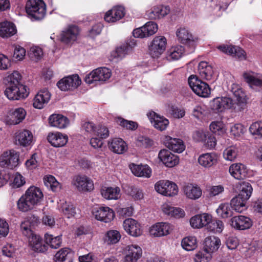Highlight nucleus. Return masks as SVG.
<instances>
[{"label": "nucleus", "mask_w": 262, "mask_h": 262, "mask_svg": "<svg viewBox=\"0 0 262 262\" xmlns=\"http://www.w3.org/2000/svg\"><path fill=\"white\" fill-rule=\"evenodd\" d=\"M43 194L41 189L35 186H30L17 202L18 210L27 212L40 205L43 200Z\"/></svg>", "instance_id": "nucleus-1"}, {"label": "nucleus", "mask_w": 262, "mask_h": 262, "mask_svg": "<svg viewBox=\"0 0 262 262\" xmlns=\"http://www.w3.org/2000/svg\"><path fill=\"white\" fill-rule=\"evenodd\" d=\"M26 11L31 19L41 20L46 14V5L43 0H28Z\"/></svg>", "instance_id": "nucleus-2"}, {"label": "nucleus", "mask_w": 262, "mask_h": 262, "mask_svg": "<svg viewBox=\"0 0 262 262\" xmlns=\"http://www.w3.org/2000/svg\"><path fill=\"white\" fill-rule=\"evenodd\" d=\"M112 76L110 69L105 67H101L93 70L87 74L85 78V82L89 84H93L96 82L103 83L108 80Z\"/></svg>", "instance_id": "nucleus-3"}, {"label": "nucleus", "mask_w": 262, "mask_h": 262, "mask_svg": "<svg viewBox=\"0 0 262 262\" xmlns=\"http://www.w3.org/2000/svg\"><path fill=\"white\" fill-rule=\"evenodd\" d=\"M188 84L197 95L206 98L210 94V89L208 84L199 79L196 75H191L188 79Z\"/></svg>", "instance_id": "nucleus-4"}, {"label": "nucleus", "mask_w": 262, "mask_h": 262, "mask_svg": "<svg viewBox=\"0 0 262 262\" xmlns=\"http://www.w3.org/2000/svg\"><path fill=\"white\" fill-rule=\"evenodd\" d=\"M211 108L217 113H222L226 110L236 111L235 103L232 99L227 97H219L210 102Z\"/></svg>", "instance_id": "nucleus-5"}, {"label": "nucleus", "mask_w": 262, "mask_h": 262, "mask_svg": "<svg viewBox=\"0 0 262 262\" xmlns=\"http://www.w3.org/2000/svg\"><path fill=\"white\" fill-rule=\"evenodd\" d=\"M230 90L237 101L235 103L236 111L241 112L246 109L248 97L245 91L239 84L235 83L231 84Z\"/></svg>", "instance_id": "nucleus-6"}, {"label": "nucleus", "mask_w": 262, "mask_h": 262, "mask_svg": "<svg viewBox=\"0 0 262 262\" xmlns=\"http://www.w3.org/2000/svg\"><path fill=\"white\" fill-rule=\"evenodd\" d=\"M155 189L158 193L166 196H175L179 191L176 184L167 180L158 181L155 185Z\"/></svg>", "instance_id": "nucleus-7"}, {"label": "nucleus", "mask_w": 262, "mask_h": 262, "mask_svg": "<svg viewBox=\"0 0 262 262\" xmlns=\"http://www.w3.org/2000/svg\"><path fill=\"white\" fill-rule=\"evenodd\" d=\"M19 164V155L13 149L4 151L0 156V166L12 169Z\"/></svg>", "instance_id": "nucleus-8"}, {"label": "nucleus", "mask_w": 262, "mask_h": 262, "mask_svg": "<svg viewBox=\"0 0 262 262\" xmlns=\"http://www.w3.org/2000/svg\"><path fill=\"white\" fill-rule=\"evenodd\" d=\"M72 185L79 192L91 191L94 189L93 181L86 176L77 175L73 177Z\"/></svg>", "instance_id": "nucleus-9"}, {"label": "nucleus", "mask_w": 262, "mask_h": 262, "mask_svg": "<svg viewBox=\"0 0 262 262\" xmlns=\"http://www.w3.org/2000/svg\"><path fill=\"white\" fill-rule=\"evenodd\" d=\"M82 129L87 135L100 136L101 138H107L109 136V130L105 126H97L92 122H85L82 125Z\"/></svg>", "instance_id": "nucleus-10"}, {"label": "nucleus", "mask_w": 262, "mask_h": 262, "mask_svg": "<svg viewBox=\"0 0 262 262\" xmlns=\"http://www.w3.org/2000/svg\"><path fill=\"white\" fill-rule=\"evenodd\" d=\"M243 77L251 89L257 91L262 89V74L249 70L243 73Z\"/></svg>", "instance_id": "nucleus-11"}, {"label": "nucleus", "mask_w": 262, "mask_h": 262, "mask_svg": "<svg viewBox=\"0 0 262 262\" xmlns=\"http://www.w3.org/2000/svg\"><path fill=\"white\" fill-rule=\"evenodd\" d=\"M166 39L163 36H157L149 47V54L153 58L159 57L165 51Z\"/></svg>", "instance_id": "nucleus-12"}, {"label": "nucleus", "mask_w": 262, "mask_h": 262, "mask_svg": "<svg viewBox=\"0 0 262 262\" xmlns=\"http://www.w3.org/2000/svg\"><path fill=\"white\" fill-rule=\"evenodd\" d=\"M176 36L180 43L188 46L194 45L198 40V38L185 27L178 29Z\"/></svg>", "instance_id": "nucleus-13"}, {"label": "nucleus", "mask_w": 262, "mask_h": 262, "mask_svg": "<svg viewBox=\"0 0 262 262\" xmlns=\"http://www.w3.org/2000/svg\"><path fill=\"white\" fill-rule=\"evenodd\" d=\"M28 92L25 85H8L5 91V94L10 100H18L27 97Z\"/></svg>", "instance_id": "nucleus-14"}, {"label": "nucleus", "mask_w": 262, "mask_h": 262, "mask_svg": "<svg viewBox=\"0 0 262 262\" xmlns=\"http://www.w3.org/2000/svg\"><path fill=\"white\" fill-rule=\"evenodd\" d=\"M92 213L97 220L106 223L111 222L115 217L113 210L107 206L95 208L92 211Z\"/></svg>", "instance_id": "nucleus-15"}, {"label": "nucleus", "mask_w": 262, "mask_h": 262, "mask_svg": "<svg viewBox=\"0 0 262 262\" xmlns=\"http://www.w3.org/2000/svg\"><path fill=\"white\" fill-rule=\"evenodd\" d=\"M81 79L78 75H73L66 77L59 80L57 85L63 91L76 89L81 84Z\"/></svg>", "instance_id": "nucleus-16"}, {"label": "nucleus", "mask_w": 262, "mask_h": 262, "mask_svg": "<svg viewBox=\"0 0 262 262\" xmlns=\"http://www.w3.org/2000/svg\"><path fill=\"white\" fill-rule=\"evenodd\" d=\"M158 29V25L156 23L148 21L143 26L135 29L133 34L136 38H144L156 33Z\"/></svg>", "instance_id": "nucleus-17"}, {"label": "nucleus", "mask_w": 262, "mask_h": 262, "mask_svg": "<svg viewBox=\"0 0 262 262\" xmlns=\"http://www.w3.org/2000/svg\"><path fill=\"white\" fill-rule=\"evenodd\" d=\"M122 225L125 232L132 236L138 237L142 234L143 231L140 224L132 218L125 219Z\"/></svg>", "instance_id": "nucleus-18"}, {"label": "nucleus", "mask_w": 262, "mask_h": 262, "mask_svg": "<svg viewBox=\"0 0 262 262\" xmlns=\"http://www.w3.org/2000/svg\"><path fill=\"white\" fill-rule=\"evenodd\" d=\"M146 115L153 126L159 130H165L169 124V122L167 119L154 111L148 112Z\"/></svg>", "instance_id": "nucleus-19"}, {"label": "nucleus", "mask_w": 262, "mask_h": 262, "mask_svg": "<svg viewBox=\"0 0 262 262\" xmlns=\"http://www.w3.org/2000/svg\"><path fill=\"white\" fill-rule=\"evenodd\" d=\"M172 229V226L168 223H157L150 227L149 233L155 237H161L170 234Z\"/></svg>", "instance_id": "nucleus-20"}, {"label": "nucleus", "mask_w": 262, "mask_h": 262, "mask_svg": "<svg viewBox=\"0 0 262 262\" xmlns=\"http://www.w3.org/2000/svg\"><path fill=\"white\" fill-rule=\"evenodd\" d=\"M79 34V29L77 26H69L61 33L60 40L66 44L72 43L77 40Z\"/></svg>", "instance_id": "nucleus-21"}, {"label": "nucleus", "mask_w": 262, "mask_h": 262, "mask_svg": "<svg viewBox=\"0 0 262 262\" xmlns=\"http://www.w3.org/2000/svg\"><path fill=\"white\" fill-rule=\"evenodd\" d=\"M16 143L21 146L28 147L33 141V135L32 132L27 129H21L15 134Z\"/></svg>", "instance_id": "nucleus-22"}, {"label": "nucleus", "mask_w": 262, "mask_h": 262, "mask_svg": "<svg viewBox=\"0 0 262 262\" xmlns=\"http://www.w3.org/2000/svg\"><path fill=\"white\" fill-rule=\"evenodd\" d=\"M252 221L249 217L244 215L235 216L230 220L232 227L237 230H246L252 226Z\"/></svg>", "instance_id": "nucleus-23"}, {"label": "nucleus", "mask_w": 262, "mask_h": 262, "mask_svg": "<svg viewBox=\"0 0 262 262\" xmlns=\"http://www.w3.org/2000/svg\"><path fill=\"white\" fill-rule=\"evenodd\" d=\"M163 142L166 147L176 152L181 153L185 149L183 141L180 139L165 136L163 138Z\"/></svg>", "instance_id": "nucleus-24"}, {"label": "nucleus", "mask_w": 262, "mask_h": 262, "mask_svg": "<svg viewBox=\"0 0 262 262\" xmlns=\"http://www.w3.org/2000/svg\"><path fill=\"white\" fill-rule=\"evenodd\" d=\"M160 160L167 167H172L179 162V157L167 149L161 150L158 154Z\"/></svg>", "instance_id": "nucleus-25"}, {"label": "nucleus", "mask_w": 262, "mask_h": 262, "mask_svg": "<svg viewBox=\"0 0 262 262\" xmlns=\"http://www.w3.org/2000/svg\"><path fill=\"white\" fill-rule=\"evenodd\" d=\"M126 254L123 262H137L142 255V250L137 245H128L126 248Z\"/></svg>", "instance_id": "nucleus-26"}, {"label": "nucleus", "mask_w": 262, "mask_h": 262, "mask_svg": "<svg viewBox=\"0 0 262 262\" xmlns=\"http://www.w3.org/2000/svg\"><path fill=\"white\" fill-rule=\"evenodd\" d=\"M51 94L47 89L40 90L33 99V106L38 109H41L48 104L51 99Z\"/></svg>", "instance_id": "nucleus-27"}, {"label": "nucleus", "mask_w": 262, "mask_h": 262, "mask_svg": "<svg viewBox=\"0 0 262 262\" xmlns=\"http://www.w3.org/2000/svg\"><path fill=\"white\" fill-rule=\"evenodd\" d=\"M211 219V215L207 213L196 214L190 220V224L193 228L200 229L204 227H207Z\"/></svg>", "instance_id": "nucleus-28"}, {"label": "nucleus", "mask_w": 262, "mask_h": 262, "mask_svg": "<svg viewBox=\"0 0 262 262\" xmlns=\"http://www.w3.org/2000/svg\"><path fill=\"white\" fill-rule=\"evenodd\" d=\"M198 161L201 166L209 168L217 164L218 156L215 152L203 154L199 157Z\"/></svg>", "instance_id": "nucleus-29"}, {"label": "nucleus", "mask_w": 262, "mask_h": 262, "mask_svg": "<svg viewBox=\"0 0 262 262\" xmlns=\"http://www.w3.org/2000/svg\"><path fill=\"white\" fill-rule=\"evenodd\" d=\"M124 15V8L122 6H116L105 13L104 18L107 23H115L121 19Z\"/></svg>", "instance_id": "nucleus-30"}, {"label": "nucleus", "mask_w": 262, "mask_h": 262, "mask_svg": "<svg viewBox=\"0 0 262 262\" xmlns=\"http://www.w3.org/2000/svg\"><path fill=\"white\" fill-rule=\"evenodd\" d=\"M48 122L51 126L59 129L65 128L69 124L68 118L59 114H53L50 115L48 118Z\"/></svg>", "instance_id": "nucleus-31"}, {"label": "nucleus", "mask_w": 262, "mask_h": 262, "mask_svg": "<svg viewBox=\"0 0 262 262\" xmlns=\"http://www.w3.org/2000/svg\"><path fill=\"white\" fill-rule=\"evenodd\" d=\"M28 237L29 245L32 250L37 252H45L47 250V246L43 243L39 235L33 233Z\"/></svg>", "instance_id": "nucleus-32"}, {"label": "nucleus", "mask_w": 262, "mask_h": 262, "mask_svg": "<svg viewBox=\"0 0 262 262\" xmlns=\"http://www.w3.org/2000/svg\"><path fill=\"white\" fill-rule=\"evenodd\" d=\"M47 139L51 145L55 147H59L66 144L68 137L60 132L50 133L48 134Z\"/></svg>", "instance_id": "nucleus-33"}, {"label": "nucleus", "mask_w": 262, "mask_h": 262, "mask_svg": "<svg viewBox=\"0 0 262 262\" xmlns=\"http://www.w3.org/2000/svg\"><path fill=\"white\" fill-rule=\"evenodd\" d=\"M38 222L37 216L33 214L28 215L20 224V229L22 233L27 237L33 234L31 230V227L34 226Z\"/></svg>", "instance_id": "nucleus-34"}, {"label": "nucleus", "mask_w": 262, "mask_h": 262, "mask_svg": "<svg viewBox=\"0 0 262 262\" xmlns=\"http://www.w3.org/2000/svg\"><path fill=\"white\" fill-rule=\"evenodd\" d=\"M182 191L187 199L192 200L199 199L202 194L201 188L192 184L184 185L182 188Z\"/></svg>", "instance_id": "nucleus-35"}, {"label": "nucleus", "mask_w": 262, "mask_h": 262, "mask_svg": "<svg viewBox=\"0 0 262 262\" xmlns=\"http://www.w3.org/2000/svg\"><path fill=\"white\" fill-rule=\"evenodd\" d=\"M230 174L237 180L244 179L247 175V168L242 163L232 164L229 169Z\"/></svg>", "instance_id": "nucleus-36"}, {"label": "nucleus", "mask_w": 262, "mask_h": 262, "mask_svg": "<svg viewBox=\"0 0 262 262\" xmlns=\"http://www.w3.org/2000/svg\"><path fill=\"white\" fill-rule=\"evenodd\" d=\"M26 115V112L24 108H16L9 114L6 119V123L9 125L18 124L25 119Z\"/></svg>", "instance_id": "nucleus-37"}, {"label": "nucleus", "mask_w": 262, "mask_h": 262, "mask_svg": "<svg viewBox=\"0 0 262 262\" xmlns=\"http://www.w3.org/2000/svg\"><path fill=\"white\" fill-rule=\"evenodd\" d=\"M108 146L111 151L117 154H122L127 149L126 143L119 138H114L110 140Z\"/></svg>", "instance_id": "nucleus-38"}, {"label": "nucleus", "mask_w": 262, "mask_h": 262, "mask_svg": "<svg viewBox=\"0 0 262 262\" xmlns=\"http://www.w3.org/2000/svg\"><path fill=\"white\" fill-rule=\"evenodd\" d=\"M102 196L106 200H118L121 196L120 189L118 187H103L100 190Z\"/></svg>", "instance_id": "nucleus-39"}, {"label": "nucleus", "mask_w": 262, "mask_h": 262, "mask_svg": "<svg viewBox=\"0 0 262 262\" xmlns=\"http://www.w3.org/2000/svg\"><path fill=\"white\" fill-rule=\"evenodd\" d=\"M169 12L170 8L168 6H156L147 12V16L151 19H161L167 15Z\"/></svg>", "instance_id": "nucleus-40"}, {"label": "nucleus", "mask_w": 262, "mask_h": 262, "mask_svg": "<svg viewBox=\"0 0 262 262\" xmlns=\"http://www.w3.org/2000/svg\"><path fill=\"white\" fill-rule=\"evenodd\" d=\"M74 252L70 248L60 249L55 255V262H73Z\"/></svg>", "instance_id": "nucleus-41"}, {"label": "nucleus", "mask_w": 262, "mask_h": 262, "mask_svg": "<svg viewBox=\"0 0 262 262\" xmlns=\"http://www.w3.org/2000/svg\"><path fill=\"white\" fill-rule=\"evenodd\" d=\"M217 49L223 53L232 55L240 59H245V52L239 47H233L223 45L217 47Z\"/></svg>", "instance_id": "nucleus-42"}, {"label": "nucleus", "mask_w": 262, "mask_h": 262, "mask_svg": "<svg viewBox=\"0 0 262 262\" xmlns=\"http://www.w3.org/2000/svg\"><path fill=\"white\" fill-rule=\"evenodd\" d=\"M221 245L220 239L214 236L207 237L204 241V249L211 254L217 251Z\"/></svg>", "instance_id": "nucleus-43"}, {"label": "nucleus", "mask_w": 262, "mask_h": 262, "mask_svg": "<svg viewBox=\"0 0 262 262\" xmlns=\"http://www.w3.org/2000/svg\"><path fill=\"white\" fill-rule=\"evenodd\" d=\"M198 72L200 77L204 80H210L213 76V70L211 66L207 62L201 61L198 66Z\"/></svg>", "instance_id": "nucleus-44"}, {"label": "nucleus", "mask_w": 262, "mask_h": 262, "mask_svg": "<svg viewBox=\"0 0 262 262\" xmlns=\"http://www.w3.org/2000/svg\"><path fill=\"white\" fill-rule=\"evenodd\" d=\"M130 169L133 173L137 177L149 178L151 174V168L147 165H130Z\"/></svg>", "instance_id": "nucleus-45"}, {"label": "nucleus", "mask_w": 262, "mask_h": 262, "mask_svg": "<svg viewBox=\"0 0 262 262\" xmlns=\"http://www.w3.org/2000/svg\"><path fill=\"white\" fill-rule=\"evenodd\" d=\"M184 48L181 45L171 47L167 52L166 58L169 61L177 60L184 55Z\"/></svg>", "instance_id": "nucleus-46"}, {"label": "nucleus", "mask_w": 262, "mask_h": 262, "mask_svg": "<svg viewBox=\"0 0 262 262\" xmlns=\"http://www.w3.org/2000/svg\"><path fill=\"white\" fill-rule=\"evenodd\" d=\"M16 32L14 25L9 21L0 23V36L3 38L10 37Z\"/></svg>", "instance_id": "nucleus-47"}, {"label": "nucleus", "mask_w": 262, "mask_h": 262, "mask_svg": "<svg viewBox=\"0 0 262 262\" xmlns=\"http://www.w3.org/2000/svg\"><path fill=\"white\" fill-rule=\"evenodd\" d=\"M58 208L63 215L68 219L74 217L76 214V208L71 202H60Z\"/></svg>", "instance_id": "nucleus-48"}, {"label": "nucleus", "mask_w": 262, "mask_h": 262, "mask_svg": "<svg viewBox=\"0 0 262 262\" xmlns=\"http://www.w3.org/2000/svg\"><path fill=\"white\" fill-rule=\"evenodd\" d=\"M233 207L231 203H222L216 210L219 216L223 219L228 218L233 215Z\"/></svg>", "instance_id": "nucleus-49"}, {"label": "nucleus", "mask_w": 262, "mask_h": 262, "mask_svg": "<svg viewBox=\"0 0 262 262\" xmlns=\"http://www.w3.org/2000/svg\"><path fill=\"white\" fill-rule=\"evenodd\" d=\"M238 189L239 191L238 195L243 198L245 200H248L250 198L253 191L251 184L246 182L239 183Z\"/></svg>", "instance_id": "nucleus-50"}, {"label": "nucleus", "mask_w": 262, "mask_h": 262, "mask_svg": "<svg viewBox=\"0 0 262 262\" xmlns=\"http://www.w3.org/2000/svg\"><path fill=\"white\" fill-rule=\"evenodd\" d=\"M121 235L120 232L116 230L108 231L104 236V242L107 245H113L119 242Z\"/></svg>", "instance_id": "nucleus-51"}, {"label": "nucleus", "mask_w": 262, "mask_h": 262, "mask_svg": "<svg viewBox=\"0 0 262 262\" xmlns=\"http://www.w3.org/2000/svg\"><path fill=\"white\" fill-rule=\"evenodd\" d=\"M247 200H245L239 195L234 197L230 202V203L234 210L237 212H242L246 210V203Z\"/></svg>", "instance_id": "nucleus-52"}, {"label": "nucleus", "mask_w": 262, "mask_h": 262, "mask_svg": "<svg viewBox=\"0 0 262 262\" xmlns=\"http://www.w3.org/2000/svg\"><path fill=\"white\" fill-rule=\"evenodd\" d=\"M129 53H130V48L127 47V45L123 44L113 51L111 56L114 58L121 59Z\"/></svg>", "instance_id": "nucleus-53"}, {"label": "nucleus", "mask_w": 262, "mask_h": 262, "mask_svg": "<svg viewBox=\"0 0 262 262\" xmlns=\"http://www.w3.org/2000/svg\"><path fill=\"white\" fill-rule=\"evenodd\" d=\"M45 241L51 248L57 249L61 245V236H54L53 235L47 233L45 235Z\"/></svg>", "instance_id": "nucleus-54"}, {"label": "nucleus", "mask_w": 262, "mask_h": 262, "mask_svg": "<svg viewBox=\"0 0 262 262\" xmlns=\"http://www.w3.org/2000/svg\"><path fill=\"white\" fill-rule=\"evenodd\" d=\"M43 181L45 185L48 188H50L53 191H56L60 188L59 183L53 176H46L43 178Z\"/></svg>", "instance_id": "nucleus-55"}, {"label": "nucleus", "mask_w": 262, "mask_h": 262, "mask_svg": "<svg viewBox=\"0 0 262 262\" xmlns=\"http://www.w3.org/2000/svg\"><path fill=\"white\" fill-rule=\"evenodd\" d=\"M196 239L194 236H187L184 238L181 242L183 249L187 251H191L196 247Z\"/></svg>", "instance_id": "nucleus-56"}, {"label": "nucleus", "mask_w": 262, "mask_h": 262, "mask_svg": "<svg viewBox=\"0 0 262 262\" xmlns=\"http://www.w3.org/2000/svg\"><path fill=\"white\" fill-rule=\"evenodd\" d=\"M128 194L135 201H139L144 199V192L143 190L135 186L128 187L127 190Z\"/></svg>", "instance_id": "nucleus-57"}, {"label": "nucleus", "mask_w": 262, "mask_h": 262, "mask_svg": "<svg viewBox=\"0 0 262 262\" xmlns=\"http://www.w3.org/2000/svg\"><path fill=\"white\" fill-rule=\"evenodd\" d=\"M212 257V254L203 248L194 255L193 259L194 262H209Z\"/></svg>", "instance_id": "nucleus-58"}, {"label": "nucleus", "mask_w": 262, "mask_h": 262, "mask_svg": "<svg viewBox=\"0 0 262 262\" xmlns=\"http://www.w3.org/2000/svg\"><path fill=\"white\" fill-rule=\"evenodd\" d=\"M224 227V225L222 221L220 220H213L211 216V221L208 224L207 229L211 232L221 233L223 231Z\"/></svg>", "instance_id": "nucleus-59"}, {"label": "nucleus", "mask_w": 262, "mask_h": 262, "mask_svg": "<svg viewBox=\"0 0 262 262\" xmlns=\"http://www.w3.org/2000/svg\"><path fill=\"white\" fill-rule=\"evenodd\" d=\"M8 85H23L21 82V75L18 71H13L7 77Z\"/></svg>", "instance_id": "nucleus-60"}, {"label": "nucleus", "mask_w": 262, "mask_h": 262, "mask_svg": "<svg viewBox=\"0 0 262 262\" xmlns=\"http://www.w3.org/2000/svg\"><path fill=\"white\" fill-rule=\"evenodd\" d=\"M238 150L235 146H230L226 148L223 152V157L226 160L232 161L237 157Z\"/></svg>", "instance_id": "nucleus-61"}, {"label": "nucleus", "mask_w": 262, "mask_h": 262, "mask_svg": "<svg viewBox=\"0 0 262 262\" xmlns=\"http://www.w3.org/2000/svg\"><path fill=\"white\" fill-rule=\"evenodd\" d=\"M210 129L214 134L222 135L226 132L224 123L221 121H214L210 125Z\"/></svg>", "instance_id": "nucleus-62"}, {"label": "nucleus", "mask_w": 262, "mask_h": 262, "mask_svg": "<svg viewBox=\"0 0 262 262\" xmlns=\"http://www.w3.org/2000/svg\"><path fill=\"white\" fill-rule=\"evenodd\" d=\"M249 132L257 138H262V121L253 122L249 127Z\"/></svg>", "instance_id": "nucleus-63"}, {"label": "nucleus", "mask_w": 262, "mask_h": 262, "mask_svg": "<svg viewBox=\"0 0 262 262\" xmlns=\"http://www.w3.org/2000/svg\"><path fill=\"white\" fill-rule=\"evenodd\" d=\"M28 54L32 60L37 61L41 59L43 52L40 48L35 46L30 49Z\"/></svg>", "instance_id": "nucleus-64"}]
</instances>
